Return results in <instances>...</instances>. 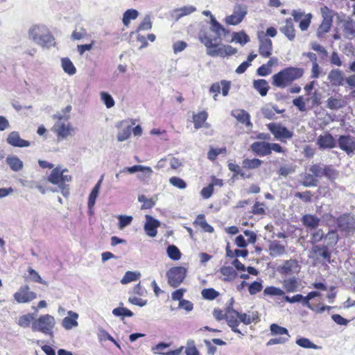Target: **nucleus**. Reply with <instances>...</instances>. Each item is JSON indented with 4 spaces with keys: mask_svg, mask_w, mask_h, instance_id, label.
I'll list each match as a JSON object with an SVG mask.
<instances>
[{
    "mask_svg": "<svg viewBox=\"0 0 355 355\" xmlns=\"http://www.w3.org/2000/svg\"><path fill=\"white\" fill-rule=\"evenodd\" d=\"M208 114L205 111L200 112L198 114H194L193 115V121L194 123V128L196 129H199L202 128L207 119Z\"/></svg>",
    "mask_w": 355,
    "mask_h": 355,
    "instance_id": "473e14b6",
    "label": "nucleus"
},
{
    "mask_svg": "<svg viewBox=\"0 0 355 355\" xmlns=\"http://www.w3.org/2000/svg\"><path fill=\"white\" fill-rule=\"evenodd\" d=\"M67 173H68L67 168H62L58 166L52 170L47 178L50 183L58 185L62 194L65 197L69 193L68 184L71 181V176Z\"/></svg>",
    "mask_w": 355,
    "mask_h": 355,
    "instance_id": "7ed1b4c3",
    "label": "nucleus"
},
{
    "mask_svg": "<svg viewBox=\"0 0 355 355\" xmlns=\"http://www.w3.org/2000/svg\"><path fill=\"white\" fill-rule=\"evenodd\" d=\"M68 316L65 317L62 320V327L67 329L69 330L73 327H76L78 325L77 319L78 318V314L72 311H69L67 312Z\"/></svg>",
    "mask_w": 355,
    "mask_h": 355,
    "instance_id": "4be33fe9",
    "label": "nucleus"
},
{
    "mask_svg": "<svg viewBox=\"0 0 355 355\" xmlns=\"http://www.w3.org/2000/svg\"><path fill=\"white\" fill-rule=\"evenodd\" d=\"M134 125L135 123L129 120H124L118 122L116 127L120 129L117 135V139L119 141H123L129 138L132 132V126Z\"/></svg>",
    "mask_w": 355,
    "mask_h": 355,
    "instance_id": "9b49d317",
    "label": "nucleus"
},
{
    "mask_svg": "<svg viewBox=\"0 0 355 355\" xmlns=\"http://www.w3.org/2000/svg\"><path fill=\"white\" fill-rule=\"evenodd\" d=\"M280 31L291 41L295 37V31L293 20L290 18L286 20L285 25L280 28Z\"/></svg>",
    "mask_w": 355,
    "mask_h": 355,
    "instance_id": "bb28decb",
    "label": "nucleus"
},
{
    "mask_svg": "<svg viewBox=\"0 0 355 355\" xmlns=\"http://www.w3.org/2000/svg\"><path fill=\"white\" fill-rule=\"evenodd\" d=\"M332 26V19L327 17L326 19H322L321 24L317 31V36L322 38L327 33L329 32Z\"/></svg>",
    "mask_w": 355,
    "mask_h": 355,
    "instance_id": "72a5a7b5",
    "label": "nucleus"
},
{
    "mask_svg": "<svg viewBox=\"0 0 355 355\" xmlns=\"http://www.w3.org/2000/svg\"><path fill=\"white\" fill-rule=\"evenodd\" d=\"M339 227L347 232L355 230V218L350 215H343L338 219Z\"/></svg>",
    "mask_w": 355,
    "mask_h": 355,
    "instance_id": "dca6fc26",
    "label": "nucleus"
},
{
    "mask_svg": "<svg viewBox=\"0 0 355 355\" xmlns=\"http://www.w3.org/2000/svg\"><path fill=\"white\" fill-rule=\"evenodd\" d=\"M328 80L332 86L338 87L343 85L345 80L344 73L339 69H334L331 70L328 74Z\"/></svg>",
    "mask_w": 355,
    "mask_h": 355,
    "instance_id": "f3484780",
    "label": "nucleus"
},
{
    "mask_svg": "<svg viewBox=\"0 0 355 355\" xmlns=\"http://www.w3.org/2000/svg\"><path fill=\"white\" fill-rule=\"evenodd\" d=\"M262 164V161L257 158L244 159L242 161V166L246 169H255L259 168Z\"/></svg>",
    "mask_w": 355,
    "mask_h": 355,
    "instance_id": "ea45409f",
    "label": "nucleus"
},
{
    "mask_svg": "<svg viewBox=\"0 0 355 355\" xmlns=\"http://www.w3.org/2000/svg\"><path fill=\"white\" fill-rule=\"evenodd\" d=\"M226 152V149L225 148H211L209 150V151L208 152V154H207V158L209 159V160H214L216 157L221 154V153H224Z\"/></svg>",
    "mask_w": 355,
    "mask_h": 355,
    "instance_id": "774afa93",
    "label": "nucleus"
},
{
    "mask_svg": "<svg viewBox=\"0 0 355 355\" xmlns=\"http://www.w3.org/2000/svg\"><path fill=\"white\" fill-rule=\"evenodd\" d=\"M317 144L320 148H332L336 146V140L329 133L320 135Z\"/></svg>",
    "mask_w": 355,
    "mask_h": 355,
    "instance_id": "5701e85b",
    "label": "nucleus"
},
{
    "mask_svg": "<svg viewBox=\"0 0 355 355\" xmlns=\"http://www.w3.org/2000/svg\"><path fill=\"white\" fill-rule=\"evenodd\" d=\"M169 183L180 189H184L187 186L186 182L183 179L175 176L169 178Z\"/></svg>",
    "mask_w": 355,
    "mask_h": 355,
    "instance_id": "4d7b16f0",
    "label": "nucleus"
},
{
    "mask_svg": "<svg viewBox=\"0 0 355 355\" xmlns=\"http://www.w3.org/2000/svg\"><path fill=\"white\" fill-rule=\"evenodd\" d=\"M201 295L204 299L213 300L219 295V293L214 288H205L202 291Z\"/></svg>",
    "mask_w": 355,
    "mask_h": 355,
    "instance_id": "5fc2aeb1",
    "label": "nucleus"
},
{
    "mask_svg": "<svg viewBox=\"0 0 355 355\" xmlns=\"http://www.w3.org/2000/svg\"><path fill=\"white\" fill-rule=\"evenodd\" d=\"M283 288L288 293H294L298 291L299 284L295 277L286 279L282 282Z\"/></svg>",
    "mask_w": 355,
    "mask_h": 355,
    "instance_id": "2f4dec72",
    "label": "nucleus"
},
{
    "mask_svg": "<svg viewBox=\"0 0 355 355\" xmlns=\"http://www.w3.org/2000/svg\"><path fill=\"white\" fill-rule=\"evenodd\" d=\"M268 128L274 135L275 138L281 141L291 139L293 135L292 131H290L279 123H270L268 124Z\"/></svg>",
    "mask_w": 355,
    "mask_h": 355,
    "instance_id": "1a4fd4ad",
    "label": "nucleus"
},
{
    "mask_svg": "<svg viewBox=\"0 0 355 355\" xmlns=\"http://www.w3.org/2000/svg\"><path fill=\"white\" fill-rule=\"evenodd\" d=\"M194 225H199L206 232L211 233L214 232V227L207 223L205 216L201 214L198 216L196 220L193 222Z\"/></svg>",
    "mask_w": 355,
    "mask_h": 355,
    "instance_id": "58836bf2",
    "label": "nucleus"
},
{
    "mask_svg": "<svg viewBox=\"0 0 355 355\" xmlns=\"http://www.w3.org/2000/svg\"><path fill=\"white\" fill-rule=\"evenodd\" d=\"M302 183L304 187H315L318 184V180L314 177L313 173H305L303 176Z\"/></svg>",
    "mask_w": 355,
    "mask_h": 355,
    "instance_id": "49530a36",
    "label": "nucleus"
},
{
    "mask_svg": "<svg viewBox=\"0 0 355 355\" xmlns=\"http://www.w3.org/2000/svg\"><path fill=\"white\" fill-rule=\"evenodd\" d=\"M270 255L273 257L283 255L286 253V246L279 241H273L269 245Z\"/></svg>",
    "mask_w": 355,
    "mask_h": 355,
    "instance_id": "a878e982",
    "label": "nucleus"
},
{
    "mask_svg": "<svg viewBox=\"0 0 355 355\" xmlns=\"http://www.w3.org/2000/svg\"><path fill=\"white\" fill-rule=\"evenodd\" d=\"M320 295V293L318 291H311L306 296H304V300L302 302V305L312 311H316L317 309L313 307V306L310 303L309 301L313 299L314 297H318Z\"/></svg>",
    "mask_w": 355,
    "mask_h": 355,
    "instance_id": "a18cd8bd",
    "label": "nucleus"
},
{
    "mask_svg": "<svg viewBox=\"0 0 355 355\" xmlns=\"http://www.w3.org/2000/svg\"><path fill=\"white\" fill-rule=\"evenodd\" d=\"M28 272L31 279L33 282L40 283L42 284H44V285H47L46 282L42 279L40 274L36 270L30 268H28Z\"/></svg>",
    "mask_w": 355,
    "mask_h": 355,
    "instance_id": "680f3d73",
    "label": "nucleus"
},
{
    "mask_svg": "<svg viewBox=\"0 0 355 355\" xmlns=\"http://www.w3.org/2000/svg\"><path fill=\"white\" fill-rule=\"evenodd\" d=\"M167 255L172 260H179L181 257V253L179 249L173 245H171L167 248L166 250Z\"/></svg>",
    "mask_w": 355,
    "mask_h": 355,
    "instance_id": "de8ad7c7",
    "label": "nucleus"
},
{
    "mask_svg": "<svg viewBox=\"0 0 355 355\" xmlns=\"http://www.w3.org/2000/svg\"><path fill=\"white\" fill-rule=\"evenodd\" d=\"M152 28V21L150 15H146L143 21L138 27V31H148Z\"/></svg>",
    "mask_w": 355,
    "mask_h": 355,
    "instance_id": "338daca9",
    "label": "nucleus"
},
{
    "mask_svg": "<svg viewBox=\"0 0 355 355\" xmlns=\"http://www.w3.org/2000/svg\"><path fill=\"white\" fill-rule=\"evenodd\" d=\"M338 145L343 150L349 154L355 150V139L350 136H340Z\"/></svg>",
    "mask_w": 355,
    "mask_h": 355,
    "instance_id": "a211bd4d",
    "label": "nucleus"
},
{
    "mask_svg": "<svg viewBox=\"0 0 355 355\" xmlns=\"http://www.w3.org/2000/svg\"><path fill=\"white\" fill-rule=\"evenodd\" d=\"M60 65L64 73L69 76H73L77 71L76 67L69 58H62Z\"/></svg>",
    "mask_w": 355,
    "mask_h": 355,
    "instance_id": "c85d7f7f",
    "label": "nucleus"
},
{
    "mask_svg": "<svg viewBox=\"0 0 355 355\" xmlns=\"http://www.w3.org/2000/svg\"><path fill=\"white\" fill-rule=\"evenodd\" d=\"M139 171H145L146 173L150 172V167L145 166L142 165H135L130 167H125L120 171V173H125L128 172L130 174L135 173L136 172H139Z\"/></svg>",
    "mask_w": 355,
    "mask_h": 355,
    "instance_id": "c03bdc74",
    "label": "nucleus"
},
{
    "mask_svg": "<svg viewBox=\"0 0 355 355\" xmlns=\"http://www.w3.org/2000/svg\"><path fill=\"white\" fill-rule=\"evenodd\" d=\"M200 41L207 47V55L211 57H225L234 55L237 52V50L230 45L218 46V44H214L212 39L208 35L201 36Z\"/></svg>",
    "mask_w": 355,
    "mask_h": 355,
    "instance_id": "20e7f679",
    "label": "nucleus"
},
{
    "mask_svg": "<svg viewBox=\"0 0 355 355\" xmlns=\"http://www.w3.org/2000/svg\"><path fill=\"white\" fill-rule=\"evenodd\" d=\"M225 320L228 326L234 333L243 336V334L237 327L239 324V313L232 308H228L225 313Z\"/></svg>",
    "mask_w": 355,
    "mask_h": 355,
    "instance_id": "9d476101",
    "label": "nucleus"
},
{
    "mask_svg": "<svg viewBox=\"0 0 355 355\" xmlns=\"http://www.w3.org/2000/svg\"><path fill=\"white\" fill-rule=\"evenodd\" d=\"M118 219V227L119 229L122 230L131 223L132 220V217L130 216L120 215L119 216Z\"/></svg>",
    "mask_w": 355,
    "mask_h": 355,
    "instance_id": "13d9d810",
    "label": "nucleus"
},
{
    "mask_svg": "<svg viewBox=\"0 0 355 355\" xmlns=\"http://www.w3.org/2000/svg\"><path fill=\"white\" fill-rule=\"evenodd\" d=\"M35 320L33 313H27L19 316L17 323L22 328H28L31 324L32 325Z\"/></svg>",
    "mask_w": 355,
    "mask_h": 355,
    "instance_id": "f704fd0d",
    "label": "nucleus"
},
{
    "mask_svg": "<svg viewBox=\"0 0 355 355\" xmlns=\"http://www.w3.org/2000/svg\"><path fill=\"white\" fill-rule=\"evenodd\" d=\"M259 38V54L264 57L268 58L272 55V42L270 39L263 37Z\"/></svg>",
    "mask_w": 355,
    "mask_h": 355,
    "instance_id": "aec40b11",
    "label": "nucleus"
},
{
    "mask_svg": "<svg viewBox=\"0 0 355 355\" xmlns=\"http://www.w3.org/2000/svg\"><path fill=\"white\" fill-rule=\"evenodd\" d=\"M138 200L142 203V209H151L155 205V201L153 198H148L144 195L139 196Z\"/></svg>",
    "mask_w": 355,
    "mask_h": 355,
    "instance_id": "8fccbe9b",
    "label": "nucleus"
},
{
    "mask_svg": "<svg viewBox=\"0 0 355 355\" xmlns=\"http://www.w3.org/2000/svg\"><path fill=\"white\" fill-rule=\"evenodd\" d=\"M343 31L347 37L355 35V28L352 21H347L344 24Z\"/></svg>",
    "mask_w": 355,
    "mask_h": 355,
    "instance_id": "69168bd1",
    "label": "nucleus"
},
{
    "mask_svg": "<svg viewBox=\"0 0 355 355\" xmlns=\"http://www.w3.org/2000/svg\"><path fill=\"white\" fill-rule=\"evenodd\" d=\"M210 24V31L214 33L215 35L213 37L211 36L209 37L212 39L214 44H218L221 41L222 35L227 34V31L222 25L216 21L214 16H211Z\"/></svg>",
    "mask_w": 355,
    "mask_h": 355,
    "instance_id": "f8f14e48",
    "label": "nucleus"
},
{
    "mask_svg": "<svg viewBox=\"0 0 355 355\" xmlns=\"http://www.w3.org/2000/svg\"><path fill=\"white\" fill-rule=\"evenodd\" d=\"M141 277V273L138 271H127L121 280L122 284H127L138 280Z\"/></svg>",
    "mask_w": 355,
    "mask_h": 355,
    "instance_id": "c9c22d12",
    "label": "nucleus"
},
{
    "mask_svg": "<svg viewBox=\"0 0 355 355\" xmlns=\"http://www.w3.org/2000/svg\"><path fill=\"white\" fill-rule=\"evenodd\" d=\"M55 323V319L53 315L49 314L41 315L33 322L31 329L33 331L41 332L53 337Z\"/></svg>",
    "mask_w": 355,
    "mask_h": 355,
    "instance_id": "39448f33",
    "label": "nucleus"
},
{
    "mask_svg": "<svg viewBox=\"0 0 355 355\" xmlns=\"http://www.w3.org/2000/svg\"><path fill=\"white\" fill-rule=\"evenodd\" d=\"M324 176L334 182L338 177V172L330 166H325Z\"/></svg>",
    "mask_w": 355,
    "mask_h": 355,
    "instance_id": "6e6d98bb",
    "label": "nucleus"
},
{
    "mask_svg": "<svg viewBox=\"0 0 355 355\" xmlns=\"http://www.w3.org/2000/svg\"><path fill=\"white\" fill-rule=\"evenodd\" d=\"M168 284L173 287H178L184 280L186 276V269L184 267H173L166 272Z\"/></svg>",
    "mask_w": 355,
    "mask_h": 355,
    "instance_id": "423d86ee",
    "label": "nucleus"
},
{
    "mask_svg": "<svg viewBox=\"0 0 355 355\" xmlns=\"http://www.w3.org/2000/svg\"><path fill=\"white\" fill-rule=\"evenodd\" d=\"M279 272L282 274H293L299 272L300 265L295 259H289L279 267Z\"/></svg>",
    "mask_w": 355,
    "mask_h": 355,
    "instance_id": "412c9836",
    "label": "nucleus"
},
{
    "mask_svg": "<svg viewBox=\"0 0 355 355\" xmlns=\"http://www.w3.org/2000/svg\"><path fill=\"white\" fill-rule=\"evenodd\" d=\"M13 297L17 303H28L37 298V294L30 291L28 285H23L14 293Z\"/></svg>",
    "mask_w": 355,
    "mask_h": 355,
    "instance_id": "6e6552de",
    "label": "nucleus"
},
{
    "mask_svg": "<svg viewBox=\"0 0 355 355\" xmlns=\"http://www.w3.org/2000/svg\"><path fill=\"white\" fill-rule=\"evenodd\" d=\"M28 37L43 48H50L55 45V40L50 31L42 25H34L28 30Z\"/></svg>",
    "mask_w": 355,
    "mask_h": 355,
    "instance_id": "f03ea898",
    "label": "nucleus"
},
{
    "mask_svg": "<svg viewBox=\"0 0 355 355\" xmlns=\"http://www.w3.org/2000/svg\"><path fill=\"white\" fill-rule=\"evenodd\" d=\"M123 303H120V306L115 308L112 310V314L116 317H121L123 320L124 317H132L134 313L127 308L122 306Z\"/></svg>",
    "mask_w": 355,
    "mask_h": 355,
    "instance_id": "e433bc0d",
    "label": "nucleus"
},
{
    "mask_svg": "<svg viewBox=\"0 0 355 355\" xmlns=\"http://www.w3.org/2000/svg\"><path fill=\"white\" fill-rule=\"evenodd\" d=\"M301 220L303 225L310 230L316 229L320 222L318 217L312 214H305L302 216Z\"/></svg>",
    "mask_w": 355,
    "mask_h": 355,
    "instance_id": "b1692460",
    "label": "nucleus"
},
{
    "mask_svg": "<svg viewBox=\"0 0 355 355\" xmlns=\"http://www.w3.org/2000/svg\"><path fill=\"white\" fill-rule=\"evenodd\" d=\"M324 239V232L319 229L311 234V243L315 244Z\"/></svg>",
    "mask_w": 355,
    "mask_h": 355,
    "instance_id": "0e129e2a",
    "label": "nucleus"
},
{
    "mask_svg": "<svg viewBox=\"0 0 355 355\" xmlns=\"http://www.w3.org/2000/svg\"><path fill=\"white\" fill-rule=\"evenodd\" d=\"M264 295L270 296H284V291L275 286H267L263 291Z\"/></svg>",
    "mask_w": 355,
    "mask_h": 355,
    "instance_id": "603ef678",
    "label": "nucleus"
},
{
    "mask_svg": "<svg viewBox=\"0 0 355 355\" xmlns=\"http://www.w3.org/2000/svg\"><path fill=\"white\" fill-rule=\"evenodd\" d=\"M6 163L13 171H19L23 168V162L16 155H9L6 157Z\"/></svg>",
    "mask_w": 355,
    "mask_h": 355,
    "instance_id": "c756f323",
    "label": "nucleus"
},
{
    "mask_svg": "<svg viewBox=\"0 0 355 355\" xmlns=\"http://www.w3.org/2000/svg\"><path fill=\"white\" fill-rule=\"evenodd\" d=\"M196 10V8L193 6H186L178 9L176 12L178 17H182L195 12Z\"/></svg>",
    "mask_w": 355,
    "mask_h": 355,
    "instance_id": "052dcab7",
    "label": "nucleus"
},
{
    "mask_svg": "<svg viewBox=\"0 0 355 355\" xmlns=\"http://www.w3.org/2000/svg\"><path fill=\"white\" fill-rule=\"evenodd\" d=\"M232 115L235 117L238 121L245 124L246 126L251 127L252 125L250 122V114L244 110L237 109L232 110Z\"/></svg>",
    "mask_w": 355,
    "mask_h": 355,
    "instance_id": "393cba45",
    "label": "nucleus"
},
{
    "mask_svg": "<svg viewBox=\"0 0 355 355\" xmlns=\"http://www.w3.org/2000/svg\"><path fill=\"white\" fill-rule=\"evenodd\" d=\"M303 74L304 69L302 68L286 67L272 76V84L277 87L285 88L302 77Z\"/></svg>",
    "mask_w": 355,
    "mask_h": 355,
    "instance_id": "f257e3e1",
    "label": "nucleus"
},
{
    "mask_svg": "<svg viewBox=\"0 0 355 355\" xmlns=\"http://www.w3.org/2000/svg\"><path fill=\"white\" fill-rule=\"evenodd\" d=\"M160 226V222L150 215H146V223L144 224V231L146 234L150 237H155L157 235V229Z\"/></svg>",
    "mask_w": 355,
    "mask_h": 355,
    "instance_id": "ddd939ff",
    "label": "nucleus"
},
{
    "mask_svg": "<svg viewBox=\"0 0 355 355\" xmlns=\"http://www.w3.org/2000/svg\"><path fill=\"white\" fill-rule=\"evenodd\" d=\"M253 87L261 96H265L270 88L268 82L263 79L254 80Z\"/></svg>",
    "mask_w": 355,
    "mask_h": 355,
    "instance_id": "7c9ffc66",
    "label": "nucleus"
},
{
    "mask_svg": "<svg viewBox=\"0 0 355 355\" xmlns=\"http://www.w3.org/2000/svg\"><path fill=\"white\" fill-rule=\"evenodd\" d=\"M58 118L59 121L54 124L52 128L53 131L56 133L58 138L62 139L67 138L69 135H71L73 128L70 123L65 124L60 121L62 119H64L66 121L68 120L69 116L58 115Z\"/></svg>",
    "mask_w": 355,
    "mask_h": 355,
    "instance_id": "0eeeda50",
    "label": "nucleus"
},
{
    "mask_svg": "<svg viewBox=\"0 0 355 355\" xmlns=\"http://www.w3.org/2000/svg\"><path fill=\"white\" fill-rule=\"evenodd\" d=\"M186 355H200V353L195 346V343L193 340H188L185 349Z\"/></svg>",
    "mask_w": 355,
    "mask_h": 355,
    "instance_id": "bf43d9fd",
    "label": "nucleus"
},
{
    "mask_svg": "<svg viewBox=\"0 0 355 355\" xmlns=\"http://www.w3.org/2000/svg\"><path fill=\"white\" fill-rule=\"evenodd\" d=\"M325 166L322 164H313L310 166L309 171L313 173L315 178L324 176Z\"/></svg>",
    "mask_w": 355,
    "mask_h": 355,
    "instance_id": "09e8293b",
    "label": "nucleus"
},
{
    "mask_svg": "<svg viewBox=\"0 0 355 355\" xmlns=\"http://www.w3.org/2000/svg\"><path fill=\"white\" fill-rule=\"evenodd\" d=\"M270 334L272 336L281 335L285 336L284 337H288V338L291 337L287 329L285 327H281L277 324H272L270 327Z\"/></svg>",
    "mask_w": 355,
    "mask_h": 355,
    "instance_id": "a19ab883",
    "label": "nucleus"
},
{
    "mask_svg": "<svg viewBox=\"0 0 355 355\" xmlns=\"http://www.w3.org/2000/svg\"><path fill=\"white\" fill-rule=\"evenodd\" d=\"M308 102L306 98L304 99L302 96H299L293 100V104L297 107L300 112H305L308 110L306 103Z\"/></svg>",
    "mask_w": 355,
    "mask_h": 355,
    "instance_id": "864d4df0",
    "label": "nucleus"
},
{
    "mask_svg": "<svg viewBox=\"0 0 355 355\" xmlns=\"http://www.w3.org/2000/svg\"><path fill=\"white\" fill-rule=\"evenodd\" d=\"M103 176H101V179L98 181V182L96 184L94 187L93 188L92 191H91L89 198H88V207L89 209L91 211L92 208L94 207L96 200L98 196L101 182L103 181Z\"/></svg>",
    "mask_w": 355,
    "mask_h": 355,
    "instance_id": "cd10ccee",
    "label": "nucleus"
},
{
    "mask_svg": "<svg viewBox=\"0 0 355 355\" xmlns=\"http://www.w3.org/2000/svg\"><path fill=\"white\" fill-rule=\"evenodd\" d=\"M296 344L301 347L306 349H318L319 347L313 343L309 338H300L296 340Z\"/></svg>",
    "mask_w": 355,
    "mask_h": 355,
    "instance_id": "3c124183",
    "label": "nucleus"
},
{
    "mask_svg": "<svg viewBox=\"0 0 355 355\" xmlns=\"http://www.w3.org/2000/svg\"><path fill=\"white\" fill-rule=\"evenodd\" d=\"M139 16V12L135 9L127 10L123 15V24L125 26H128L131 20L135 19Z\"/></svg>",
    "mask_w": 355,
    "mask_h": 355,
    "instance_id": "4c0bfd02",
    "label": "nucleus"
},
{
    "mask_svg": "<svg viewBox=\"0 0 355 355\" xmlns=\"http://www.w3.org/2000/svg\"><path fill=\"white\" fill-rule=\"evenodd\" d=\"M269 143L266 141H255L250 146L253 153L259 156H266L270 154Z\"/></svg>",
    "mask_w": 355,
    "mask_h": 355,
    "instance_id": "6ab92c4d",
    "label": "nucleus"
},
{
    "mask_svg": "<svg viewBox=\"0 0 355 355\" xmlns=\"http://www.w3.org/2000/svg\"><path fill=\"white\" fill-rule=\"evenodd\" d=\"M232 41L244 45L250 41V38L243 31H240L239 33H233Z\"/></svg>",
    "mask_w": 355,
    "mask_h": 355,
    "instance_id": "79ce46f5",
    "label": "nucleus"
},
{
    "mask_svg": "<svg viewBox=\"0 0 355 355\" xmlns=\"http://www.w3.org/2000/svg\"><path fill=\"white\" fill-rule=\"evenodd\" d=\"M246 14V8L239 6L234 10L232 15L226 18L225 21L230 25H237L242 21Z\"/></svg>",
    "mask_w": 355,
    "mask_h": 355,
    "instance_id": "4468645a",
    "label": "nucleus"
},
{
    "mask_svg": "<svg viewBox=\"0 0 355 355\" xmlns=\"http://www.w3.org/2000/svg\"><path fill=\"white\" fill-rule=\"evenodd\" d=\"M101 98L105 103L107 108H111L114 105V101L111 95L107 92H103L101 93Z\"/></svg>",
    "mask_w": 355,
    "mask_h": 355,
    "instance_id": "e2e57ef3",
    "label": "nucleus"
},
{
    "mask_svg": "<svg viewBox=\"0 0 355 355\" xmlns=\"http://www.w3.org/2000/svg\"><path fill=\"white\" fill-rule=\"evenodd\" d=\"M344 106V102L339 98L330 97L327 101V107L330 110H338Z\"/></svg>",
    "mask_w": 355,
    "mask_h": 355,
    "instance_id": "37998d69",
    "label": "nucleus"
},
{
    "mask_svg": "<svg viewBox=\"0 0 355 355\" xmlns=\"http://www.w3.org/2000/svg\"><path fill=\"white\" fill-rule=\"evenodd\" d=\"M6 141L8 144L14 147L24 148L31 145L28 141L21 139L17 131L11 132L8 135Z\"/></svg>",
    "mask_w": 355,
    "mask_h": 355,
    "instance_id": "2eb2a0df",
    "label": "nucleus"
}]
</instances>
